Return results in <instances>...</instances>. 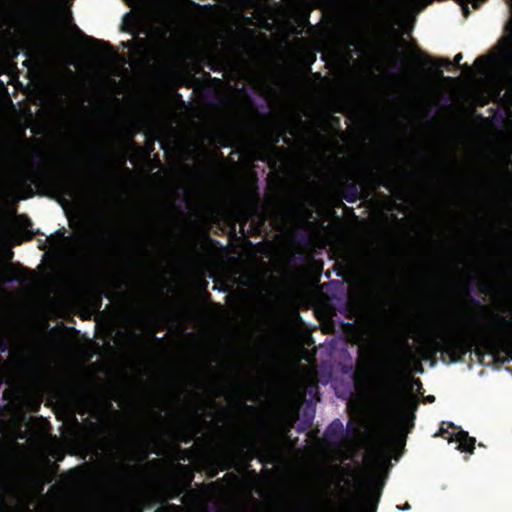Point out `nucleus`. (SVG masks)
Masks as SVG:
<instances>
[{
    "label": "nucleus",
    "mask_w": 512,
    "mask_h": 512,
    "mask_svg": "<svg viewBox=\"0 0 512 512\" xmlns=\"http://www.w3.org/2000/svg\"><path fill=\"white\" fill-rule=\"evenodd\" d=\"M421 1H422V0H417L418 8L420 7Z\"/></svg>",
    "instance_id": "423d86ee"
},
{
    "label": "nucleus",
    "mask_w": 512,
    "mask_h": 512,
    "mask_svg": "<svg viewBox=\"0 0 512 512\" xmlns=\"http://www.w3.org/2000/svg\"><path fill=\"white\" fill-rule=\"evenodd\" d=\"M418 72L420 70L425 69L426 67L429 70H432L433 72H436L438 68L443 65L444 63L447 64V61H435L429 58L428 56L424 55L419 49H418Z\"/></svg>",
    "instance_id": "7ed1b4c3"
},
{
    "label": "nucleus",
    "mask_w": 512,
    "mask_h": 512,
    "mask_svg": "<svg viewBox=\"0 0 512 512\" xmlns=\"http://www.w3.org/2000/svg\"><path fill=\"white\" fill-rule=\"evenodd\" d=\"M461 59H462V55L458 54V55L455 56L454 62L455 63H459L461 61Z\"/></svg>",
    "instance_id": "20e7f679"
},
{
    "label": "nucleus",
    "mask_w": 512,
    "mask_h": 512,
    "mask_svg": "<svg viewBox=\"0 0 512 512\" xmlns=\"http://www.w3.org/2000/svg\"><path fill=\"white\" fill-rule=\"evenodd\" d=\"M417 395H418V400H419L420 399V390L419 389H418Z\"/></svg>",
    "instance_id": "0eeeda50"
},
{
    "label": "nucleus",
    "mask_w": 512,
    "mask_h": 512,
    "mask_svg": "<svg viewBox=\"0 0 512 512\" xmlns=\"http://www.w3.org/2000/svg\"><path fill=\"white\" fill-rule=\"evenodd\" d=\"M443 438L447 439L448 442H455L458 444L457 449L462 452L471 453L474 447L475 440L468 437V435L456 427H451V431L448 428L442 432Z\"/></svg>",
    "instance_id": "f257e3e1"
},
{
    "label": "nucleus",
    "mask_w": 512,
    "mask_h": 512,
    "mask_svg": "<svg viewBox=\"0 0 512 512\" xmlns=\"http://www.w3.org/2000/svg\"><path fill=\"white\" fill-rule=\"evenodd\" d=\"M427 400H428V401H432V400H433V397H432V396H428V397H427Z\"/></svg>",
    "instance_id": "39448f33"
},
{
    "label": "nucleus",
    "mask_w": 512,
    "mask_h": 512,
    "mask_svg": "<svg viewBox=\"0 0 512 512\" xmlns=\"http://www.w3.org/2000/svg\"><path fill=\"white\" fill-rule=\"evenodd\" d=\"M404 430V423L402 421L397 422L390 428L383 436V442L385 446L400 445L402 442Z\"/></svg>",
    "instance_id": "f03ea898"
}]
</instances>
